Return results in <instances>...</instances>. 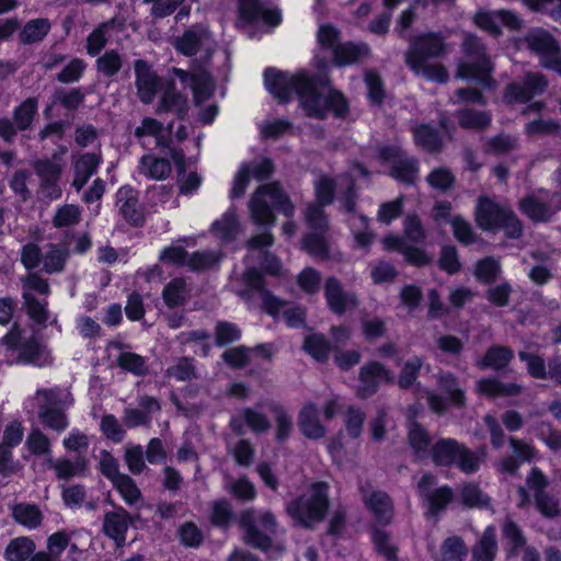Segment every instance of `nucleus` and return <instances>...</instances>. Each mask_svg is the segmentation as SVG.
I'll return each instance as SVG.
<instances>
[{
	"label": "nucleus",
	"instance_id": "obj_1",
	"mask_svg": "<svg viewBox=\"0 0 561 561\" xmlns=\"http://www.w3.org/2000/svg\"><path fill=\"white\" fill-rule=\"evenodd\" d=\"M265 87L279 102H288L296 94L309 116L322 118L327 112L343 115L347 104L343 95L327 85L318 87L305 72L288 73L268 69Z\"/></svg>",
	"mask_w": 561,
	"mask_h": 561
},
{
	"label": "nucleus",
	"instance_id": "obj_2",
	"mask_svg": "<svg viewBox=\"0 0 561 561\" xmlns=\"http://www.w3.org/2000/svg\"><path fill=\"white\" fill-rule=\"evenodd\" d=\"M353 181L347 176H341L336 180L329 176H320L314 183L317 205H310L306 210V221L311 230L302 241V247L312 255H323L327 251L323 232L327 228V220L322 206L328 205L333 199V193L345 190L344 207L347 211L353 210Z\"/></svg>",
	"mask_w": 561,
	"mask_h": 561
},
{
	"label": "nucleus",
	"instance_id": "obj_3",
	"mask_svg": "<svg viewBox=\"0 0 561 561\" xmlns=\"http://www.w3.org/2000/svg\"><path fill=\"white\" fill-rule=\"evenodd\" d=\"M445 50L443 38L436 34H425L419 36L407 53V62L410 68L419 76L427 80L444 83L448 79L446 68L439 64L431 61V58L439 57Z\"/></svg>",
	"mask_w": 561,
	"mask_h": 561
},
{
	"label": "nucleus",
	"instance_id": "obj_4",
	"mask_svg": "<svg viewBox=\"0 0 561 561\" xmlns=\"http://www.w3.org/2000/svg\"><path fill=\"white\" fill-rule=\"evenodd\" d=\"M251 220L259 226H273L275 224L274 209L286 217H291L295 207L289 197L276 184L260 186L248 204Z\"/></svg>",
	"mask_w": 561,
	"mask_h": 561
},
{
	"label": "nucleus",
	"instance_id": "obj_5",
	"mask_svg": "<svg viewBox=\"0 0 561 561\" xmlns=\"http://www.w3.org/2000/svg\"><path fill=\"white\" fill-rule=\"evenodd\" d=\"M243 283L248 287V289L239 291L243 298L251 299L252 296H256L270 314L283 320L289 327H297L304 322V310L287 306L266 291L263 288L262 275L255 268L245 271Z\"/></svg>",
	"mask_w": 561,
	"mask_h": 561
},
{
	"label": "nucleus",
	"instance_id": "obj_6",
	"mask_svg": "<svg viewBox=\"0 0 561 561\" xmlns=\"http://www.w3.org/2000/svg\"><path fill=\"white\" fill-rule=\"evenodd\" d=\"M462 50L465 60L459 62L456 77L472 80L484 88H490L492 83L490 73L493 67L480 38L473 34L466 33Z\"/></svg>",
	"mask_w": 561,
	"mask_h": 561
},
{
	"label": "nucleus",
	"instance_id": "obj_7",
	"mask_svg": "<svg viewBox=\"0 0 561 561\" xmlns=\"http://www.w3.org/2000/svg\"><path fill=\"white\" fill-rule=\"evenodd\" d=\"M328 510V486L314 483L298 500L287 506L289 516L299 525L311 527L321 522Z\"/></svg>",
	"mask_w": 561,
	"mask_h": 561
},
{
	"label": "nucleus",
	"instance_id": "obj_8",
	"mask_svg": "<svg viewBox=\"0 0 561 561\" xmlns=\"http://www.w3.org/2000/svg\"><path fill=\"white\" fill-rule=\"evenodd\" d=\"M476 221L482 230L503 229L510 238L522 234V224L508 208L482 196L476 207Z\"/></svg>",
	"mask_w": 561,
	"mask_h": 561
},
{
	"label": "nucleus",
	"instance_id": "obj_9",
	"mask_svg": "<svg viewBox=\"0 0 561 561\" xmlns=\"http://www.w3.org/2000/svg\"><path fill=\"white\" fill-rule=\"evenodd\" d=\"M3 345L13 353L19 362L38 367L46 366L51 362L47 347L19 325H14L3 337Z\"/></svg>",
	"mask_w": 561,
	"mask_h": 561
},
{
	"label": "nucleus",
	"instance_id": "obj_10",
	"mask_svg": "<svg viewBox=\"0 0 561 561\" xmlns=\"http://www.w3.org/2000/svg\"><path fill=\"white\" fill-rule=\"evenodd\" d=\"M363 425V414L359 411L350 410L345 420L347 434L340 433L328 446L334 462L341 467L355 463L358 454L357 437Z\"/></svg>",
	"mask_w": 561,
	"mask_h": 561
},
{
	"label": "nucleus",
	"instance_id": "obj_11",
	"mask_svg": "<svg viewBox=\"0 0 561 561\" xmlns=\"http://www.w3.org/2000/svg\"><path fill=\"white\" fill-rule=\"evenodd\" d=\"M523 44L540 57V64L561 76V49L554 37L541 27L533 28L522 39Z\"/></svg>",
	"mask_w": 561,
	"mask_h": 561
},
{
	"label": "nucleus",
	"instance_id": "obj_12",
	"mask_svg": "<svg viewBox=\"0 0 561 561\" xmlns=\"http://www.w3.org/2000/svg\"><path fill=\"white\" fill-rule=\"evenodd\" d=\"M240 524L247 543L262 550L270 547V536L275 529V519L270 512L245 511L241 515Z\"/></svg>",
	"mask_w": 561,
	"mask_h": 561
},
{
	"label": "nucleus",
	"instance_id": "obj_13",
	"mask_svg": "<svg viewBox=\"0 0 561 561\" xmlns=\"http://www.w3.org/2000/svg\"><path fill=\"white\" fill-rule=\"evenodd\" d=\"M473 23L480 30L488 32L492 36L502 34V27L508 31H518L523 27V20L510 10H478L473 15Z\"/></svg>",
	"mask_w": 561,
	"mask_h": 561
},
{
	"label": "nucleus",
	"instance_id": "obj_14",
	"mask_svg": "<svg viewBox=\"0 0 561 561\" xmlns=\"http://www.w3.org/2000/svg\"><path fill=\"white\" fill-rule=\"evenodd\" d=\"M364 503L370 516L371 537L379 552L386 551L385 527V494L370 488L363 490Z\"/></svg>",
	"mask_w": 561,
	"mask_h": 561
},
{
	"label": "nucleus",
	"instance_id": "obj_15",
	"mask_svg": "<svg viewBox=\"0 0 561 561\" xmlns=\"http://www.w3.org/2000/svg\"><path fill=\"white\" fill-rule=\"evenodd\" d=\"M522 211L534 221H546L561 209V196L539 191L520 201Z\"/></svg>",
	"mask_w": 561,
	"mask_h": 561
},
{
	"label": "nucleus",
	"instance_id": "obj_16",
	"mask_svg": "<svg viewBox=\"0 0 561 561\" xmlns=\"http://www.w3.org/2000/svg\"><path fill=\"white\" fill-rule=\"evenodd\" d=\"M273 172V165L268 159H261L252 163H242L234 174L230 190V198L241 197L251 179L257 181L267 179Z\"/></svg>",
	"mask_w": 561,
	"mask_h": 561
},
{
	"label": "nucleus",
	"instance_id": "obj_17",
	"mask_svg": "<svg viewBox=\"0 0 561 561\" xmlns=\"http://www.w3.org/2000/svg\"><path fill=\"white\" fill-rule=\"evenodd\" d=\"M48 294L47 283L36 274H30L24 282L23 297L27 314L37 323H45L49 316L46 306L34 299L33 294Z\"/></svg>",
	"mask_w": 561,
	"mask_h": 561
},
{
	"label": "nucleus",
	"instance_id": "obj_18",
	"mask_svg": "<svg viewBox=\"0 0 561 561\" xmlns=\"http://www.w3.org/2000/svg\"><path fill=\"white\" fill-rule=\"evenodd\" d=\"M548 85L543 75L528 72L523 82H514L508 85L504 94L507 103H525L531 98L541 94Z\"/></svg>",
	"mask_w": 561,
	"mask_h": 561
},
{
	"label": "nucleus",
	"instance_id": "obj_19",
	"mask_svg": "<svg viewBox=\"0 0 561 561\" xmlns=\"http://www.w3.org/2000/svg\"><path fill=\"white\" fill-rule=\"evenodd\" d=\"M282 15L277 9L264 8L259 0H240L239 23L243 26L251 24H265L276 26Z\"/></svg>",
	"mask_w": 561,
	"mask_h": 561
},
{
	"label": "nucleus",
	"instance_id": "obj_20",
	"mask_svg": "<svg viewBox=\"0 0 561 561\" xmlns=\"http://www.w3.org/2000/svg\"><path fill=\"white\" fill-rule=\"evenodd\" d=\"M176 49L186 56L201 53L208 57L216 47V43L205 27H196L187 31L176 41Z\"/></svg>",
	"mask_w": 561,
	"mask_h": 561
},
{
	"label": "nucleus",
	"instance_id": "obj_21",
	"mask_svg": "<svg viewBox=\"0 0 561 561\" xmlns=\"http://www.w3.org/2000/svg\"><path fill=\"white\" fill-rule=\"evenodd\" d=\"M388 169L396 180L412 184L417 178L416 161L399 146L388 147Z\"/></svg>",
	"mask_w": 561,
	"mask_h": 561
},
{
	"label": "nucleus",
	"instance_id": "obj_22",
	"mask_svg": "<svg viewBox=\"0 0 561 561\" xmlns=\"http://www.w3.org/2000/svg\"><path fill=\"white\" fill-rule=\"evenodd\" d=\"M160 260L168 264L199 270L213 265L218 261V257L208 253H194L188 256L181 245L173 244L161 252Z\"/></svg>",
	"mask_w": 561,
	"mask_h": 561
},
{
	"label": "nucleus",
	"instance_id": "obj_23",
	"mask_svg": "<svg viewBox=\"0 0 561 561\" xmlns=\"http://www.w3.org/2000/svg\"><path fill=\"white\" fill-rule=\"evenodd\" d=\"M174 73L181 83H187L191 87L197 104H202L213 95L215 84L208 73L203 71L190 76L181 69H174Z\"/></svg>",
	"mask_w": 561,
	"mask_h": 561
},
{
	"label": "nucleus",
	"instance_id": "obj_24",
	"mask_svg": "<svg viewBox=\"0 0 561 561\" xmlns=\"http://www.w3.org/2000/svg\"><path fill=\"white\" fill-rule=\"evenodd\" d=\"M136 87L139 99L144 103H150L156 96L159 85L157 75L151 70L150 66L142 61L135 62Z\"/></svg>",
	"mask_w": 561,
	"mask_h": 561
},
{
	"label": "nucleus",
	"instance_id": "obj_25",
	"mask_svg": "<svg viewBox=\"0 0 561 561\" xmlns=\"http://www.w3.org/2000/svg\"><path fill=\"white\" fill-rule=\"evenodd\" d=\"M298 427L309 439H320L327 434L325 426L319 419V411L313 403H306L298 416Z\"/></svg>",
	"mask_w": 561,
	"mask_h": 561
},
{
	"label": "nucleus",
	"instance_id": "obj_26",
	"mask_svg": "<svg viewBox=\"0 0 561 561\" xmlns=\"http://www.w3.org/2000/svg\"><path fill=\"white\" fill-rule=\"evenodd\" d=\"M23 436V428L20 423L13 422L9 424L3 433V445L0 446V471L8 472L14 469V465L10 463V447L18 445Z\"/></svg>",
	"mask_w": 561,
	"mask_h": 561
},
{
	"label": "nucleus",
	"instance_id": "obj_27",
	"mask_svg": "<svg viewBox=\"0 0 561 561\" xmlns=\"http://www.w3.org/2000/svg\"><path fill=\"white\" fill-rule=\"evenodd\" d=\"M117 206L124 218L133 225L142 222L144 216L138 208L136 193L130 187H122L117 193Z\"/></svg>",
	"mask_w": 561,
	"mask_h": 561
},
{
	"label": "nucleus",
	"instance_id": "obj_28",
	"mask_svg": "<svg viewBox=\"0 0 561 561\" xmlns=\"http://www.w3.org/2000/svg\"><path fill=\"white\" fill-rule=\"evenodd\" d=\"M324 289L328 304L336 313H342L356 305L355 297L351 294H344L334 278L328 279Z\"/></svg>",
	"mask_w": 561,
	"mask_h": 561
},
{
	"label": "nucleus",
	"instance_id": "obj_29",
	"mask_svg": "<svg viewBox=\"0 0 561 561\" xmlns=\"http://www.w3.org/2000/svg\"><path fill=\"white\" fill-rule=\"evenodd\" d=\"M388 250H396L403 254L404 259L413 265H425L432 260L422 249L408 244L404 239L388 236Z\"/></svg>",
	"mask_w": 561,
	"mask_h": 561
},
{
	"label": "nucleus",
	"instance_id": "obj_30",
	"mask_svg": "<svg viewBox=\"0 0 561 561\" xmlns=\"http://www.w3.org/2000/svg\"><path fill=\"white\" fill-rule=\"evenodd\" d=\"M462 446L463 445L451 438L438 440L432 449L433 461L439 466L455 465Z\"/></svg>",
	"mask_w": 561,
	"mask_h": 561
},
{
	"label": "nucleus",
	"instance_id": "obj_31",
	"mask_svg": "<svg viewBox=\"0 0 561 561\" xmlns=\"http://www.w3.org/2000/svg\"><path fill=\"white\" fill-rule=\"evenodd\" d=\"M497 552L495 528L489 526L472 548L473 561H493Z\"/></svg>",
	"mask_w": 561,
	"mask_h": 561
},
{
	"label": "nucleus",
	"instance_id": "obj_32",
	"mask_svg": "<svg viewBox=\"0 0 561 561\" xmlns=\"http://www.w3.org/2000/svg\"><path fill=\"white\" fill-rule=\"evenodd\" d=\"M214 234L222 242L233 240L240 231V225L236 210L229 208L218 220L211 226Z\"/></svg>",
	"mask_w": 561,
	"mask_h": 561
},
{
	"label": "nucleus",
	"instance_id": "obj_33",
	"mask_svg": "<svg viewBox=\"0 0 561 561\" xmlns=\"http://www.w3.org/2000/svg\"><path fill=\"white\" fill-rule=\"evenodd\" d=\"M128 528V516L124 511L105 515L103 529L105 534L118 545L125 541V533Z\"/></svg>",
	"mask_w": 561,
	"mask_h": 561
},
{
	"label": "nucleus",
	"instance_id": "obj_34",
	"mask_svg": "<svg viewBox=\"0 0 561 561\" xmlns=\"http://www.w3.org/2000/svg\"><path fill=\"white\" fill-rule=\"evenodd\" d=\"M100 159L96 154H83L75 164L73 186L79 191L88 182L90 176L96 171Z\"/></svg>",
	"mask_w": 561,
	"mask_h": 561
},
{
	"label": "nucleus",
	"instance_id": "obj_35",
	"mask_svg": "<svg viewBox=\"0 0 561 561\" xmlns=\"http://www.w3.org/2000/svg\"><path fill=\"white\" fill-rule=\"evenodd\" d=\"M259 356L268 358L270 352L265 346H260L256 350H245L243 347L231 348L224 353L225 362L233 367H240L245 363L257 358Z\"/></svg>",
	"mask_w": 561,
	"mask_h": 561
},
{
	"label": "nucleus",
	"instance_id": "obj_36",
	"mask_svg": "<svg viewBox=\"0 0 561 561\" xmlns=\"http://www.w3.org/2000/svg\"><path fill=\"white\" fill-rule=\"evenodd\" d=\"M382 374V366L380 364H369L360 371L359 386L357 389L358 396L362 398L373 394L378 386V380Z\"/></svg>",
	"mask_w": 561,
	"mask_h": 561
},
{
	"label": "nucleus",
	"instance_id": "obj_37",
	"mask_svg": "<svg viewBox=\"0 0 561 561\" xmlns=\"http://www.w3.org/2000/svg\"><path fill=\"white\" fill-rule=\"evenodd\" d=\"M35 543L28 537L12 539L5 550L4 558L8 561H26L34 552Z\"/></svg>",
	"mask_w": 561,
	"mask_h": 561
},
{
	"label": "nucleus",
	"instance_id": "obj_38",
	"mask_svg": "<svg viewBox=\"0 0 561 561\" xmlns=\"http://www.w3.org/2000/svg\"><path fill=\"white\" fill-rule=\"evenodd\" d=\"M478 391L490 397H512L520 392V387L516 383H502L496 379H482L477 383Z\"/></svg>",
	"mask_w": 561,
	"mask_h": 561
},
{
	"label": "nucleus",
	"instance_id": "obj_39",
	"mask_svg": "<svg viewBox=\"0 0 561 561\" xmlns=\"http://www.w3.org/2000/svg\"><path fill=\"white\" fill-rule=\"evenodd\" d=\"M13 518L20 525L34 529L42 523L43 515L37 506L26 503L18 504L12 511Z\"/></svg>",
	"mask_w": 561,
	"mask_h": 561
},
{
	"label": "nucleus",
	"instance_id": "obj_40",
	"mask_svg": "<svg viewBox=\"0 0 561 561\" xmlns=\"http://www.w3.org/2000/svg\"><path fill=\"white\" fill-rule=\"evenodd\" d=\"M367 54L366 45L347 43L334 48V60L340 66L351 65L360 60Z\"/></svg>",
	"mask_w": 561,
	"mask_h": 561
},
{
	"label": "nucleus",
	"instance_id": "obj_41",
	"mask_svg": "<svg viewBox=\"0 0 561 561\" xmlns=\"http://www.w3.org/2000/svg\"><path fill=\"white\" fill-rule=\"evenodd\" d=\"M513 358V352L505 346H493L491 347L485 356L478 362V366L481 369L491 367L493 369H501L505 367Z\"/></svg>",
	"mask_w": 561,
	"mask_h": 561
},
{
	"label": "nucleus",
	"instance_id": "obj_42",
	"mask_svg": "<svg viewBox=\"0 0 561 561\" xmlns=\"http://www.w3.org/2000/svg\"><path fill=\"white\" fill-rule=\"evenodd\" d=\"M139 169L142 174L154 180H163L171 173L170 163L153 156L144 157Z\"/></svg>",
	"mask_w": 561,
	"mask_h": 561
},
{
	"label": "nucleus",
	"instance_id": "obj_43",
	"mask_svg": "<svg viewBox=\"0 0 561 561\" xmlns=\"http://www.w3.org/2000/svg\"><path fill=\"white\" fill-rule=\"evenodd\" d=\"M46 463L55 470L57 478L62 480L81 474L85 468L83 460L71 462L68 459L54 460L51 457H48Z\"/></svg>",
	"mask_w": 561,
	"mask_h": 561
},
{
	"label": "nucleus",
	"instance_id": "obj_44",
	"mask_svg": "<svg viewBox=\"0 0 561 561\" xmlns=\"http://www.w3.org/2000/svg\"><path fill=\"white\" fill-rule=\"evenodd\" d=\"M468 549L463 540L453 536L443 542L438 561H465Z\"/></svg>",
	"mask_w": 561,
	"mask_h": 561
},
{
	"label": "nucleus",
	"instance_id": "obj_45",
	"mask_svg": "<svg viewBox=\"0 0 561 561\" xmlns=\"http://www.w3.org/2000/svg\"><path fill=\"white\" fill-rule=\"evenodd\" d=\"M49 30L50 24L46 19L32 20L21 31L20 38L25 44L38 42L47 35Z\"/></svg>",
	"mask_w": 561,
	"mask_h": 561
},
{
	"label": "nucleus",
	"instance_id": "obj_46",
	"mask_svg": "<svg viewBox=\"0 0 561 561\" xmlns=\"http://www.w3.org/2000/svg\"><path fill=\"white\" fill-rule=\"evenodd\" d=\"M439 387L448 394V400L451 404L462 407L465 404L463 391L458 387L457 379L449 373H443L439 375Z\"/></svg>",
	"mask_w": 561,
	"mask_h": 561
},
{
	"label": "nucleus",
	"instance_id": "obj_47",
	"mask_svg": "<svg viewBox=\"0 0 561 561\" xmlns=\"http://www.w3.org/2000/svg\"><path fill=\"white\" fill-rule=\"evenodd\" d=\"M414 137L417 145L428 151L440 149L442 140L438 134L428 125H421L414 130Z\"/></svg>",
	"mask_w": 561,
	"mask_h": 561
},
{
	"label": "nucleus",
	"instance_id": "obj_48",
	"mask_svg": "<svg viewBox=\"0 0 561 561\" xmlns=\"http://www.w3.org/2000/svg\"><path fill=\"white\" fill-rule=\"evenodd\" d=\"M39 419L45 426L57 432H61L68 426L67 419L61 411L46 405L41 408Z\"/></svg>",
	"mask_w": 561,
	"mask_h": 561
},
{
	"label": "nucleus",
	"instance_id": "obj_49",
	"mask_svg": "<svg viewBox=\"0 0 561 561\" xmlns=\"http://www.w3.org/2000/svg\"><path fill=\"white\" fill-rule=\"evenodd\" d=\"M409 442L420 457L427 454L430 446L428 434L416 423H412L409 427Z\"/></svg>",
	"mask_w": 561,
	"mask_h": 561
},
{
	"label": "nucleus",
	"instance_id": "obj_50",
	"mask_svg": "<svg viewBox=\"0 0 561 561\" xmlns=\"http://www.w3.org/2000/svg\"><path fill=\"white\" fill-rule=\"evenodd\" d=\"M112 483L127 504H135L139 500L140 491L128 476L116 477Z\"/></svg>",
	"mask_w": 561,
	"mask_h": 561
},
{
	"label": "nucleus",
	"instance_id": "obj_51",
	"mask_svg": "<svg viewBox=\"0 0 561 561\" xmlns=\"http://www.w3.org/2000/svg\"><path fill=\"white\" fill-rule=\"evenodd\" d=\"M186 284L182 279L170 282L163 290V298L168 306L174 307L181 305L186 297Z\"/></svg>",
	"mask_w": 561,
	"mask_h": 561
},
{
	"label": "nucleus",
	"instance_id": "obj_52",
	"mask_svg": "<svg viewBox=\"0 0 561 561\" xmlns=\"http://www.w3.org/2000/svg\"><path fill=\"white\" fill-rule=\"evenodd\" d=\"M491 122L486 112L462 110L459 112V124L465 128H484Z\"/></svg>",
	"mask_w": 561,
	"mask_h": 561
},
{
	"label": "nucleus",
	"instance_id": "obj_53",
	"mask_svg": "<svg viewBox=\"0 0 561 561\" xmlns=\"http://www.w3.org/2000/svg\"><path fill=\"white\" fill-rule=\"evenodd\" d=\"M460 494L463 504L469 507H485L489 505V497L472 483L465 484Z\"/></svg>",
	"mask_w": 561,
	"mask_h": 561
},
{
	"label": "nucleus",
	"instance_id": "obj_54",
	"mask_svg": "<svg viewBox=\"0 0 561 561\" xmlns=\"http://www.w3.org/2000/svg\"><path fill=\"white\" fill-rule=\"evenodd\" d=\"M37 104L33 99L24 101L14 113V124L18 129H26L36 113Z\"/></svg>",
	"mask_w": 561,
	"mask_h": 561
},
{
	"label": "nucleus",
	"instance_id": "obj_55",
	"mask_svg": "<svg viewBox=\"0 0 561 561\" xmlns=\"http://www.w3.org/2000/svg\"><path fill=\"white\" fill-rule=\"evenodd\" d=\"M25 445L34 455H50V443L48 438L37 428H33L28 434Z\"/></svg>",
	"mask_w": 561,
	"mask_h": 561
},
{
	"label": "nucleus",
	"instance_id": "obj_56",
	"mask_svg": "<svg viewBox=\"0 0 561 561\" xmlns=\"http://www.w3.org/2000/svg\"><path fill=\"white\" fill-rule=\"evenodd\" d=\"M518 357L522 362L526 363L527 370L534 378H547V367L542 357L525 351L519 352Z\"/></svg>",
	"mask_w": 561,
	"mask_h": 561
},
{
	"label": "nucleus",
	"instance_id": "obj_57",
	"mask_svg": "<svg viewBox=\"0 0 561 561\" xmlns=\"http://www.w3.org/2000/svg\"><path fill=\"white\" fill-rule=\"evenodd\" d=\"M348 222L353 230L356 243L359 247H366L373 238L371 233L368 231L366 218L362 215L353 214L348 219Z\"/></svg>",
	"mask_w": 561,
	"mask_h": 561
},
{
	"label": "nucleus",
	"instance_id": "obj_58",
	"mask_svg": "<svg viewBox=\"0 0 561 561\" xmlns=\"http://www.w3.org/2000/svg\"><path fill=\"white\" fill-rule=\"evenodd\" d=\"M500 273V263L493 257H485L477 263L476 276L483 283H490Z\"/></svg>",
	"mask_w": 561,
	"mask_h": 561
},
{
	"label": "nucleus",
	"instance_id": "obj_59",
	"mask_svg": "<svg viewBox=\"0 0 561 561\" xmlns=\"http://www.w3.org/2000/svg\"><path fill=\"white\" fill-rule=\"evenodd\" d=\"M320 282L319 273L311 267L302 270L297 276V284L306 294L316 293L320 287Z\"/></svg>",
	"mask_w": 561,
	"mask_h": 561
},
{
	"label": "nucleus",
	"instance_id": "obj_60",
	"mask_svg": "<svg viewBox=\"0 0 561 561\" xmlns=\"http://www.w3.org/2000/svg\"><path fill=\"white\" fill-rule=\"evenodd\" d=\"M305 350L317 360H322L328 356L329 345L322 335L312 334L306 339Z\"/></svg>",
	"mask_w": 561,
	"mask_h": 561
},
{
	"label": "nucleus",
	"instance_id": "obj_61",
	"mask_svg": "<svg viewBox=\"0 0 561 561\" xmlns=\"http://www.w3.org/2000/svg\"><path fill=\"white\" fill-rule=\"evenodd\" d=\"M430 503V511L432 514H437L451 501L453 491L449 486H442L433 493L425 495Z\"/></svg>",
	"mask_w": 561,
	"mask_h": 561
},
{
	"label": "nucleus",
	"instance_id": "obj_62",
	"mask_svg": "<svg viewBox=\"0 0 561 561\" xmlns=\"http://www.w3.org/2000/svg\"><path fill=\"white\" fill-rule=\"evenodd\" d=\"M185 106V98L179 93H175L173 88H170L163 93L158 111H174L178 114H181Z\"/></svg>",
	"mask_w": 561,
	"mask_h": 561
},
{
	"label": "nucleus",
	"instance_id": "obj_63",
	"mask_svg": "<svg viewBox=\"0 0 561 561\" xmlns=\"http://www.w3.org/2000/svg\"><path fill=\"white\" fill-rule=\"evenodd\" d=\"M98 69L104 76H114L122 67L121 56L114 51H107L96 61Z\"/></svg>",
	"mask_w": 561,
	"mask_h": 561
},
{
	"label": "nucleus",
	"instance_id": "obj_64",
	"mask_svg": "<svg viewBox=\"0 0 561 561\" xmlns=\"http://www.w3.org/2000/svg\"><path fill=\"white\" fill-rule=\"evenodd\" d=\"M538 436L549 449L553 451L561 449V431L553 428L550 424H541Z\"/></svg>",
	"mask_w": 561,
	"mask_h": 561
}]
</instances>
